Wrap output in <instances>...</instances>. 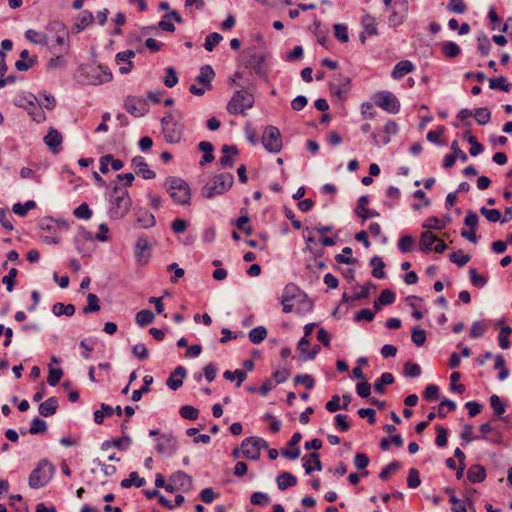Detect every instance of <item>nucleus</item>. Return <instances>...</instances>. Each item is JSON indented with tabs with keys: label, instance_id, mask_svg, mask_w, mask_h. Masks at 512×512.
<instances>
[{
	"label": "nucleus",
	"instance_id": "obj_10",
	"mask_svg": "<svg viewBox=\"0 0 512 512\" xmlns=\"http://www.w3.org/2000/svg\"><path fill=\"white\" fill-rule=\"evenodd\" d=\"M374 103L376 106L388 111L389 113H397L400 105L397 98L390 92H380L375 95Z\"/></svg>",
	"mask_w": 512,
	"mask_h": 512
},
{
	"label": "nucleus",
	"instance_id": "obj_20",
	"mask_svg": "<svg viewBox=\"0 0 512 512\" xmlns=\"http://www.w3.org/2000/svg\"><path fill=\"white\" fill-rule=\"evenodd\" d=\"M185 373V369L182 366L177 367L169 376L166 382L167 386L172 390H177L183 384Z\"/></svg>",
	"mask_w": 512,
	"mask_h": 512
},
{
	"label": "nucleus",
	"instance_id": "obj_46",
	"mask_svg": "<svg viewBox=\"0 0 512 512\" xmlns=\"http://www.w3.org/2000/svg\"><path fill=\"white\" fill-rule=\"evenodd\" d=\"M512 329L509 326H503L499 333V345L502 349H508L510 347L509 335L511 334Z\"/></svg>",
	"mask_w": 512,
	"mask_h": 512
},
{
	"label": "nucleus",
	"instance_id": "obj_53",
	"mask_svg": "<svg viewBox=\"0 0 512 512\" xmlns=\"http://www.w3.org/2000/svg\"><path fill=\"white\" fill-rule=\"evenodd\" d=\"M442 52L446 57H456L460 54L459 46L454 42H447L442 46Z\"/></svg>",
	"mask_w": 512,
	"mask_h": 512
},
{
	"label": "nucleus",
	"instance_id": "obj_54",
	"mask_svg": "<svg viewBox=\"0 0 512 512\" xmlns=\"http://www.w3.org/2000/svg\"><path fill=\"white\" fill-rule=\"evenodd\" d=\"M447 8L449 11L457 14H463L467 10V6L464 0H450L447 5Z\"/></svg>",
	"mask_w": 512,
	"mask_h": 512
},
{
	"label": "nucleus",
	"instance_id": "obj_62",
	"mask_svg": "<svg viewBox=\"0 0 512 512\" xmlns=\"http://www.w3.org/2000/svg\"><path fill=\"white\" fill-rule=\"evenodd\" d=\"M490 405L497 416H500L505 412V405L501 402L497 395H492L490 397Z\"/></svg>",
	"mask_w": 512,
	"mask_h": 512
},
{
	"label": "nucleus",
	"instance_id": "obj_61",
	"mask_svg": "<svg viewBox=\"0 0 512 512\" xmlns=\"http://www.w3.org/2000/svg\"><path fill=\"white\" fill-rule=\"evenodd\" d=\"M93 15L91 12L84 11L81 13L80 17L78 18V21L76 23V26L78 29H84L89 24L93 22Z\"/></svg>",
	"mask_w": 512,
	"mask_h": 512
},
{
	"label": "nucleus",
	"instance_id": "obj_29",
	"mask_svg": "<svg viewBox=\"0 0 512 512\" xmlns=\"http://www.w3.org/2000/svg\"><path fill=\"white\" fill-rule=\"evenodd\" d=\"M361 23L365 29V33H367L369 36L377 35V22L374 17L369 14H365L362 17Z\"/></svg>",
	"mask_w": 512,
	"mask_h": 512
},
{
	"label": "nucleus",
	"instance_id": "obj_32",
	"mask_svg": "<svg viewBox=\"0 0 512 512\" xmlns=\"http://www.w3.org/2000/svg\"><path fill=\"white\" fill-rule=\"evenodd\" d=\"M54 28H60L61 31L56 37V44L60 46L59 51H66L68 49V32L65 27L60 23H55Z\"/></svg>",
	"mask_w": 512,
	"mask_h": 512
},
{
	"label": "nucleus",
	"instance_id": "obj_38",
	"mask_svg": "<svg viewBox=\"0 0 512 512\" xmlns=\"http://www.w3.org/2000/svg\"><path fill=\"white\" fill-rule=\"evenodd\" d=\"M266 336H267V330L264 327H262V326L253 328L249 332V340L253 344H259L260 342H262L266 338Z\"/></svg>",
	"mask_w": 512,
	"mask_h": 512
},
{
	"label": "nucleus",
	"instance_id": "obj_33",
	"mask_svg": "<svg viewBox=\"0 0 512 512\" xmlns=\"http://www.w3.org/2000/svg\"><path fill=\"white\" fill-rule=\"evenodd\" d=\"M33 101H37V98L30 93H20L15 96L14 104L21 108H26L28 105H32Z\"/></svg>",
	"mask_w": 512,
	"mask_h": 512
},
{
	"label": "nucleus",
	"instance_id": "obj_36",
	"mask_svg": "<svg viewBox=\"0 0 512 512\" xmlns=\"http://www.w3.org/2000/svg\"><path fill=\"white\" fill-rule=\"evenodd\" d=\"M154 318V314L147 309L141 310L136 314V322L141 327L153 323Z\"/></svg>",
	"mask_w": 512,
	"mask_h": 512
},
{
	"label": "nucleus",
	"instance_id": "obj_16",
	"mask_svg": "<svg viewBox=\"0 0 512 512\" xmlns=\"http://www.w3.org/2000/svg\"><path fill=\"white\" fill-rule=\"evenodd\" d=\"M132 167L135 173L144 179H152L155 173L149 169L147 162L143 157H134L132 160Z\"/></svg>",
	"mask_w": 512,
	"mask_h": 512
},
{
	"label": "nucleus",
	"instance_id": "obj_44",
	"mask_svg": "<svg viewBox=\"0 0 512 512\" xmlns=\"http://www.w3.org/2000/svg\"><path fill=\"white\" fill-rule=\"evenodd\" d=\"M415 240L410 235H404L398 242V247L403 253H408L413 250Z\"/></svg>",
	"mask_w": 512,
	"mask_h": 512
},
{
	"label": "nucleus",
	"instance_id": "obj_25",
	"mask_svg": "<svg viewBox=\"0 0 512 512\" xmlns=\"http://www.w3.org/2000/svg\"><path fill=\"white\" fill-rule=\"evenodd\" d=\"M58 401L55 397H50L39 406V413L44 417H49L56 413Z\"/></svg>",
	"mask_w": 512,
	"mask_h": 512
},
{
	"label": "nucleus",
	"instance_id": "obj_9",
	"mask_svg": "<svg viewBox=\"0 0 512 512\" xmlns=\"http://www.w3.org/2000/svg\"><path fill=\"white\" fill-rule=\"evenodd\" d=\"M162 129L165 139L170 143H178L182 136V127L177 124L172 115L162 119Z\"/></svg>",
	"mask_w": 512,
	"mask_h": 512
},
{
	"label": "nucleus",
	"instance_id": "obj_7",
	"mask_svg": "<svg viewBox=\"0 0 512 512\" xmlns=\"http://www.w3.org/2000/svg\"><path fill=\"white\" fill-rule=\"evenodd\" d=\"M262 143L264 147L273 153H277L282 148L281 133L278 128L274 126H268L265 128Z\"/></svg>",
	"mask_w": 512,
	"mask_h": 512
},
{
	"label": "nucleus",
	"instance_id": "obj_34",
	"mask_svg": "<svg viewBox=\"0 0 512 512\" xmlns=\"http://www.w3.org/2000/svg\"><path fill=\"white\" fill-rule=\"evenodd\" d=\"M199 149L204 153L203 159L200 162L201 165H205L206 163H209L214 159L213 145L210 142H207V141L200 142Z\"/></svg>",
	"mask_w": 512,
	"mask_h": 512
},
{
	"label": "nucleus",
	"instance_id": "obj_45",
	"mask_svg": "<svg viewBox=\"0 0 512 512\" xmlns=\"http://www.w3.org/2000/svg\"><path fill=\"white\" fill-rule=\"evenodd\" d=\"M333 28L334 35L340 42L347 43L349 41L348 28L346 25L335 24Z\"/></svg>",
	"mask_w": 512,
	"mask_h": 512
},
{
	"label": "nucleus",
	"instance_id": "obj_30",
	"mask_svg": "<svg viewBox=\"0 0 512 512\" xmlns=\"http://www.w3.org/2000/svg\"><path fill=\"white\" fill-rule=\"evenodd\" d=\"M367 202H368V197L367 196H362L359 199V205H358V207L356 209L357 215L362 217V218H364V219L378 216L379 214L376 211L369 210V209L365 208V204Z\"/></svg>",
	"mask_w": 512,
	"mask_h": 512
},
{
	"label": "nucleus",
	"instance_id": "obj_3",
	"mask_svg": "<svg viewBox=\"0 0 512 512\" xmlns=\"http://www.w3.org/2000/svg\"><path fill=\"white\" fill-rule=\"evenodd\" d=\"M166 190L173 201L179 205L190 203L191 192L188 184L176 177H170L165 182Z\"/></svg>",
	"mask_w": 512,
	"mask_h": 512
},
{
	"label": "nucleus",
	"instance_id": "obj_48",
	"mask_svg": "<svg viewBox=\"0 0 512 512\" xmlns=\"http://www.w3.org/2000/svg\"><path fill=\"white\" fill-rule=\"evenodd\" d=\"M474 118L480 125H485L490 121L491 113L487 108H478L475 110Z\"/></svg>",
	"mask_w": 512,
	"mask_h": 512
},
{
	"label": "nucleus",
	"instance_id": "obj_63",
	"mask_svg": "<svg viewBox=\"0 0 512 512\" xmlns=\"http://www.w3.org/2000/svg\"><path fill=\"white\" fill-rule=\"evenodd\" d=\"M177 82H178V77H177L175 69L172 67H168L166 69V77L164 79V84L167 87L172 88L177 84Z\"/></svg>",
	"mask_w": 512,
	"mask_h": 512
},
{
	"label": "nucleus",
	"instance_id": "obj_6",
	"mask_svg": "<svg viewBox=\"0 0 512 512\" xmlns=\"http://www.w3.org/2000/svg\"><path fill=\"white\" fill-rule=\"evenodd\" d=\"M53 473V467L47 461H41L29 476V485L40 488L48 483Z\"/></svg>",
	"mask_w": 512,
	"mask_h": 512
},
{
	"label": "nucleus",
	"instance_id": "obj_51",
	"mask_svg": "<svg viewBox=\"0 0 512 512\" xmlns=\"http://www.w3.org/2000/svg\"><path fill=\"white\" fill-rule=\"evenodd\" d=\"M450 261L457 264L458 266H464L470 261V257L462 250H458L450 254Z\"/></svg>",
	"mask_w": 512,
	"mask_h": 512
},
{
	"label": "nucleus",
	"instance_id": "obj_4",
	"mask_svg": "<svg viewBox=\"0 0 512 512\" xmlns=\"http://www.w3.org/2000/svg\"><path fill=\"white\" fill-rule=\"evenodd\" d=\"M254 97L251 93L240 90L236 91L227 104V111L231 115L245 114L246 110L253 107Z\"/></svg>",
	"mask_w": 512,
	"mask_h": 512
},
{
	"label": "nucleus",
	"instance_id": "obj_27",
	"mask_svg": "<svg viewBox=\"0 0 512 512\" xmlns=\"http://www.w3.org/2000/svg\"><path fill=\"white\" fill-rule=\"evenodd\" d=\"M136 221L141 228H149L154 226L156 223L154 215L147 210L138 211Z\"/></svg>",
	"mask_w": 512,
	"mask_h": 512
},
{
	"label": "nucleus",
	"instance_id": "obj_37",
	"mask_svg": "<svg viewBox=\"0 0 512 512\" xmlns=\"http://www.w3.org/2000/svg\"><path fill=\"white\" fill-rule=\"evenodd\" d=\"M25 37L32 43L39 44V45H46L47 44V37L45 34L30 29L27 30L25 33Z\"/></svg>",
	"mask_w": 512,
	"mask_h": 512
},
{
	"label": "nucleus",
	"instance_id": "obj_52",
	"mask_svg": "<svg viewBox=\"0 0 512 512\" xmlns=\"http://www.w3.org/2000/svg\"><path fill=\"white\" fill-rule=\"evenodd\" d=\"M179 413L184 419L196 420L198 418V410L190 405L182 406L179 410Z\"/></svg>",
	"mask_w": 512,
	"mask_h": 512
},
{
	"label": "nucleus",
	"instance_id": "obj_2",
	"mask_svg": "<svg viewBox=\"0 0 512 512\" xmlns=\"http://www.w3.org/2000/svg\"><path fill=\"white\" fill-rule=\"evenodd\" d=\"M233 184V175L230 173H222L214 176L201 190L203 197L211 199L217 195H221L231 188Z\"/></svg>",
	"mask_w": 512,
	"mask_h": 512
},
{
	"label": "nucleus",
	"instance_id": "obj_57",
	"mask_svg": "<svg viewBox=\"0 0 512 512\" xmlns=\"http://www.w3.org/2000/svg\"><path fill=\"white\" fill-rule=\"evenodd\" d=\"M221 40L222 36L219 33H211L206 37L204 47L207 51H212Z\"/></svg>",
	"mask_w": 512,
	"mask_h": 512
},
{
	"label": "nucleus",
	"instance_id": "obj_14",
	"mask_svg": "<svg viewBox=\"0 0 512 512\" xmlns=\"http://www.w3.org/2000/svg\"><path fill=\"white\" fill-rule=\"evenodd\" d=\"M135 56V52L133 50H126L123 52H119L116 55V62L119 65V71L122 74L129 73L133 68V63L131 59Z\"/></svg>",
	"mask_w": 512,
	"mask_h": 512
},
{
	"label": "nucleus",
	"instance_id": "obj_60",
	"mask_svg": "<svg viewBox=\"0 0 512 512\" xmlns=\"http://www.w3.org/2000/svg\"><path fill=\"white\" fill-rule=\"evenodd\" d=\"M404 374L407 377H417L421 374V368L416 363L406 362L404 364Z\"/></svg>",
	"mask_w": 512,
	"mask_h": 512
},
{
	"label": "nucleus",
	"instance_id": "obj_47",
	"mask_svg": "<svg viewBox=\"0 0 512 512\" xmlns=\"http://www.w3.org/2000/svg\"><path fill=\"white\" fill-rule=\"evenodd\" d=\"M28 56H29L28 50H23L20 53L21 59L17 60L15 63V66L19 71H26L33 65V60H29L28 62L26 61Z\"/></svg>",
	"mask_w": 512,
	"mask_h": 512
},
{
	"label": "nucleus",
	"instance_id": "obj_12",
	"mask_svg": "<svg viewBox=\"0 0 512 512\" xmlns=\"http://www.w3.org/2000/svg\"><path fill=\"white\" fill-rule=\"evenodd\" d=\"M88 75L90 76V83L93 85L103 84L112 79V73L101 65L91 67Z\"/></svg>",
	"mask_w": 512,
	"mask_h": 512
},
{
	"label": "nucleus",
	"instance_id": "obj_26",
	"mask_svg": "<svg viewBox=\"0 0 512 512\" xmlns=\"http://www.w3.org/2000/svg\"><path fill=\"white\" fill-rule=\"evenodd\" d=\"M277 485L280 490H285L297 484V478L290 472H282L277 476Z\"/></svg>",
	"mask_w": 512,
	"mask_h": 512
},
{
	"label": "nucleus",
	"instance_id": "obj_40",
	"mask_svg": "<svg viewBox=\"0 0 512 512\" xmlns=\"http://www.w3.org/2000/svg\"><path fill=\"white\" fill-rule=\"evenodd\" d=\"M224 378L229 381L237 380V387H240L242 382L245 381L247 374L245 371L237 369L234 372L231 371H225L224 372Z\"/></svg>",
	"mask_w": 512,
	"mask_h": 512
},
{
	"label": "nucleus",
	"instance_id": "obj_24",
	"mask_svg": "<svg viewBox=\"0 0 512 512\" xmlns=\"http://www.w3.org/2000/svg\"><path fill=\"white\" fill-rule=\"evenodd\" d=\"M223 156L220 158V164L222 166H232L235 160V156L238 153V150L235 146L224 145L222 147Z\"/></svg>",
	"mask_w": 512,
	"mask_h": 512
},
{
	"label": "nucleus",
	"instance_id": "obj_35",
	"mask_svg": "<svg viewBox=\"0 0 512 512\" xmlns=\"http://www.w3.org/2000/svg\"><path fill=\"white\" fill-rule=\"evenodd\" d=\"M52 312L56 316H72L75 313V306L72 304L65 305L63 303H56L53 305Z\"/></svg>",
	"mask_w": 512,
	"mask_h": 512
},
{
	"label": "nucleus",
	"instance_id": "obj_50",
	"mask_svg": "<svg viewBox=\"0 0 512 512\" xmlns=\"http://www.w3.org/2000/svg\"><path fill=\"white\" fill-rule=\"evenodd\" d=\"M495 369L499 370L498 378L504 380L508 377L509 371L505 367V360L502 355H497L495 358Z\"/></svg>",
	"mask_w": 512,
	"mask_h": 512
},
{
	"label": "nucleus",
	"instance_id": "obj_5",
	"mask_svg": "<svg viewBox=\"0 0 512 512\" xmlns=\"http://www.w3.org/2000/svg\"><path fill=\"white\" fill-rule=\"evenodd\" d=\"M267 442L259 437H249L241 444V454L248 460H258L262 449H267Z\"/></svg>",
	"mask_w": 512,
	"mask_h": 512
},
{
	"label": "nucleus",
	"instance_id": "obj_17",
	"mask_svg": "<svg viewBox=\"0 0 512 512\" xmlns=\"http://www.w3.org/2000/svg\"><path fill=\"white\" fill-rule=\"evenodd\" d=\"M302 460L303 467L307 474H310L313 471H320L322 469L320 455L317 452H313L308 456L303 457Z\"/></svg>",
	"mask_w": 512,
	"mask_h": 512
},
{
	"label": "nucleus",
	"instance_id": "obj_49",
	"mask_svg": "<svg viewBox=\"0 0 512 512\" xmlns=\"http://www.w3.org/2000/svg\"><path fill=\"white\" fill-rule=\"evenodd\" d=\"M489 87L491 89H500L505 92H508L510 90L511 85L507 83L506 78L501 76V77L490 79Z\"/></svg>",
	"mask_w": 512,
	"mask_h": 512
},
{
	"label": "nucleus",
	"instance_id": "obj_43",
	"mask_svg": "<svg viewBox=\"0 0 512 512\" xmlns=\"http://www.w3.org/2000/svg\"><path fill=\"white\" fill-rule=\"evenodd\" d=\"M36 207V203L32 200L27 201L24 204L16 203L13 205V212L19 216H25L29 210Z\"/></svg>",
	"mask_w": 512,
	"mask_h": 512
},
{
	"label": "nucleus",
	"instance_id": "obj_39",
	"mask_svg": "<svg viewBox=\"0 0 512 512\" xmlns=\"http://www.w3.org/2000/svg\"><path fill=\"white\" fill-rule=\"evenodd\" d=\"M113 413H114V409L111 406L102 403L101 410H97L94 412V421L97 424H101L103 422L105 416H107V417L112 416Z\"/></svg>",
	"mask_w": 512,
	"mask_h": 512
},
{
	"label": "nucleus",
	"instance_id": "obj_11",
	"mask_svg": "<svg viewBox=\"0 0 512 512\" xmlns=\"http://www.w3.org/2000/svg\"><path fill=\"white\" fill-rule=\"evenodd\" d=\"M397 132L398 125L395 121L391 120L384 125L383 129L380 132L374 133L372 135V138L376 145L388 144L390 142L391 136L397 134Z\"/></svg>",
	"mask_w": 512,
	"mask_h": 512
},
{
	"label": "nucleus",
	"instance_id": "obj_21",
	"mask_svg": "<svg viewBox=\"0 0 512 512\" xmlns=\"http://www.w3.org/2000/svg\"><path fill=\"white\" fill-rule=\"evenodd\" d=\"M44 143L53 151L57 152L58 147L62 143V135L56 130L51 128L47 135L44 137Z\"/></svg>",
	"mask_w": 512,
	"mask_h": 512
},
{
	"label": "nucleus",
	"instance_id": "obj_59",
	"mask_svg": "<svg viewBox=\"0 0 512 512\" xmlns=\"http://www.w3.org/2000/svg\"><path fill=\"white\" fill-rule=\"evenodd\" d=\"M487 329V325L483 321L474 322L470 327V336L472 338H478L484 334Z\"/></svg>",
	"mask_w": 512,
	"mask_h": 512
},
{
	"label": "nucleus",
	"instance_id": "obj_8",
	"mask_svg": "<svg viewBox=\"0 0 512 512\" xmlns=\"http://www.w3.org/2000/svg\"><path fill=\"white\" fill-rule=\"evenodd\" d=\"M446 249V244L440 240L437 235L427 230L421 234L420 237V250L424 252L435 251L436 253H442Z\"/></svg>",
	"mask_w": 512,
	"mask_h": 512
},
{
	"label": "nucleus",
	"instance_id": "obj_18",
	"mask_svg": "<svg viewBox=\"0 0 512 512\" xmlns=\"http://www.w3.org/2000/svg\"><path fill=\"white\" fill-rule=\"evenodd\" d=\"M172 481L181 491H189L192 488V478L182 471H178L172 475Z\"/></svg>",
	"mask_w": 512,
	"mask_h": 512
},
{
	"label": "nucleus",
	"instance_id": "obj_1",
	"mask_svg": "<svg viewBox=\"0 0 512 512\" xmlns=\"http://www.w3.org/2000/svg\"><path fill=\"white\" fill-rule=\"evenodd\" d=\"M132 200L125 188L115 186L110 197L109 215L111 219H121L130 211Z\"/></svg>",
	"mask_w": 512,
	"mask_h": 512
},
{
	"label": "nucleus",
	"instance_id": "obj_13",
	"mask_svg": "<svg viewBox=\"0 0 512 512\" xmlns=\"http://www.w3.org/2000/svg\"><path fill=\"white\" fill-rule=\"evenodd\" d=\"M43 229L53 230L52 236H44L43 242L46 244H58L61 240L60 233L67 230L68 226L65 223L52 222L46 226H42Z\"/></svg>",
	"mask_w": 512,
	"mask_h": 512
},
{
	"label": "nucleus",
	"instance_id": "obj_56",
	"mask_svg": "<svg viewBox=\"0 0 512 512\" xmlns=\"http://www.w3.org/2000/svg\"><path fill=\"white\" fill-rule=\"evenodd\" d=\"M480 213L490 222H498L501 219V213L497 209H488L482 207Z\"/></svg>",
	"mask_w": 512,
	"mask_h": 512
},
{
	"label": "nucleus",
	"instance_id": "obj_42",
	"mask_svg": "<svg viewBox=\"0 0 512 512\" xmlns=\"http://www.w3.org/2000/svg\"><path fill=\"white\" fill-rule=\"evenodd\" d=\"M87 306L83 308L84 313H92L100 310L99 298L93 293L87 295Z\"/></svg>",
	"mask_w": 512,
	"mask_h": 512
},
{
	"label": "nucleus",
	"instance_id": "obj_22",
	"mask_svg": "<svg viewBox=\"0 0 512 512\" xmlns=\"http://www.w3.org/2000/svg\"><path fill=\"white\" fill-rule=\"evenodd\" d=\"M214 77V71L211 66H203L200 70V74L197 76V82L207 90L211 89V81Z\"/></svg>",
	"mask_w": 512,
	"mask_h": 512
},
{
	"label": "nucleus",
	"instance_id": "obj_58",
	"mask_svg": "<svg viewBox=\"0 0 512 512\" xmlns=\"http://www.w3.org/2000/svg\"><path fill=\"white\" fill-rule=\"evenodd\" d=\"M62 376H63L62 369L50 368L47 382L51 386H56L60 382Z\"/></svg>",
	"mask_w": 512,
	"mask_h": 512
},
{
	"label": "nucleus",
	"instance_id": "obj_55",
	"mask_svg": "<svg viewBox=\"0 0 512 512\" xmlns=\"http://www.w3.org/2000/svg\"><path fill=\"white\" fill-rule=\"evenodd\" d=\"M423 228L430 230V229H436V230H442L445 227V222L440 220L437 217H430L425 220L423 223Z\"/></svg>",
	"mask_w": 512,
	"mask_h": 512
},
{
	"label": "nucleus",
	"instance_id": "obj_41",
	"mask_svg": "<svg viewBox=\"0 0 512 512\" xmlns=\"http://www.w3.org/2000/svg\"><path fill=\"white\" fill-rule=\"evenodd\" d=\"M394 382V377L391 373H383L381 377L375 382L374 388L378 393L384 392V385H389Z\"/></svg>",
	"mask_w": 512,
	"mask_h": 512
},
{
	"label": "nucleus",
	"instance_id": "obj_31",
	"mask_svg": "<svg viewBox=\"0 0 512 512\" xmlns=\"http://www.w3.org/2000/svg\"><path fill=\"white\" fill-rule=\"evenodd\" d=\"M370 265L373 267L372 275L375 278L382 279L385 277V272H384L385 263L383 262V260L380 257H378V256L373 257L370 261Z\"/></svg>",
	"mask_w": 512,
	"mask_h": 512
},
{
	"label": "nucleus",
	"instance_id": "obj_64",
	"mask_svg": "<svg viewBox=\"0 0 512 512\" xmlns=\"http://www.w3.org/2000/svg\"><path fill=\"white\" fill-rule=\"evenodd\" d=\"M74 215L79 219H89L92 216V212L86 203H82L74 210Z\"/></svg>",
	"mask_w": 512,
	"mask_h": 512
},
{
	"label": "nucleus",
	"instance_id": "obj_28",
	"mask_svg": "<svg viewBox=\"0 0 512 512\" xmlns=\"http://www.w3.org/2000/svg\"><path fill=\"white\" fill-rule=\"evenodd\" d=\"M25 110L37 123H41L45 120L46 116L41 106L37 105V101H33L32 105H28Z\"/></svg>",
	"mask_w": 512,
	"mask_h": 512
},
{
	"label": "nucleus",
	"instance_id": "obj_23",
	"mask_svg": "<svg viewBox=\"0 0 512 512\" xmlns=\"http://www.w3.org/2000/svg\"><path fill=\"white\" fill-rule=\"evenodd\" d=\"M413 69L414 65L412 64V62L408 60H403L395 65L391 75L394 79H401L406 74L412 72Z\"/></svg>",
	"mask_w": 512,
	"mask_h": 512
},
{
	"label": "nucleus",
	"instance_id": "obj_19",
	"mask_svg": "<svg viewBox=\"0 0 512 512\" xmlns=\"http://www.w3.org/2000/svg\"><path fill=\"white\" fill-rule=\"evenodd\" d=\"M467 478L471 483L483 482L486 478V470L480 464L472 465L467 471Z\"/></svg>",
	"mask_w": 512,
	"mask_h": 512
},
{
	"label": "nucleus",
	"instance_id": "obj_15",
	"mask_svg": "<svg viewBox=\"0 0 512 512\" xmlns=\"http://www.w3.org/2000/svg\"><path fill=\"white\" fill-rule=\"evenodd\" d=\"M125 107L127 111L135 117L144 115L147 110L146 102L135 97H129L125 102Z\"/></svg>",
	"mask_w": 512,
	"mask_h": 512
}]
</instances>
